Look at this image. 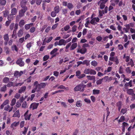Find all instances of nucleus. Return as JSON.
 <instances>
[{"mask_svg":"<svg viewBox=\"0 0 135 135\" xmlns=\"http://www.w3.org/2000/svg\"><path fill=\"white\" fill-rule=\"evenodd\" d=\"M47 83H41L40 84H38V82L37 81H35L33 84L34 86H35L37 89V91H38L42 88H44L46 85Z\"/></svg>","mask_w":135,"mask_h":135,"instance_id":"f257e3e1","label":"nucleus"},{"mask_svg":"<svg viewBox=\"0 0 135 135\" xmlns=\"http://www.w3.org/2000/svg\"><path fill=\"white\" fill-rule=\"evenodd\" d=\"M86 86V85H84L83 84H79L74 88V90L75 91H80L83 92L84 91Z\"/></svg>","mask_w":135,"mask_h":135,"instance_id":"f03ea898","label":"nucleus"},{"mask_svg":"<svg viewBox=\"0 0 135 135\" xmlns=\"http://www.w3.org/2000/svg\"><path fill=\"white\" fill-rule=\"evenodd\" d=\"M23 58L21 57L18 58L16 62V64L20 67L24 66L25 63L23 61Z\"/></svg>","mask_w":135,"mask_h":135,"instance_id":"7ed1b4c3","label":"nucleus"},{"mask_svg":"<svg viewBox=\"0 0 135 135\" xmlns=\"http://www.w3.org/2000/svg\"><path fill=\"white\" fill-rule=\"evenodd\" d=\"M100 19L98 17H94L90 21V23L93 25H95L96 24H97L96 22H99V21Z\"/></svg>","mask_w":135,"mask_h":135,"instance_id":"20e7f679","label":"nucleus"},{"mask_svg":"<svg viewBox=\"0 0 135 135\" xmlns=\"http://www.w3.org/2000/svg\"><path fill=\"white\" fill-rule=\"evenodd\" d=\"M108 7L107 6H106L104 8V10H102V11L100 10L99 11V16L102 17L103 16V14H104L105 13H107L108 12Z\"/></svg>","mask_w":135,"mask_h":135,"instance_id":"39448f33","label":"nucleus"},{"mask_svg":"<svg viewBox=\"0 0 135 135\" xmlns=\"http://www.w3.org/2000/svg\"><path fill=\"white\" fill-rule=\"evenodd\" d=\"M22 8L19 11V15L20 17H22L23 16L27 10V7Z\"/></svg>","mask_w":135,"mask_h":135,"instance_id":"423d86ee","label":"nucleus"},{"mask_svg":"<svg viewBox=\"0 0 135 135\" xmlns=\"http://www.w3.org/2000/svg\"><path fill=\"white\" fill-rule=\"evenodd\" d=\"M109 60L111 61L114 62L117 65H118L119 63V60L117 56L114 57H110Z\"/></svg>","mask_w":135,"mask_h":135,"instance_id":"0eeeda50","label":"nucleus"},{"mask_svg":"<svg viewBox=\"0 0 135 135\" xmlns=\"http://www.w3.org/2000/svg\"><path fill=\"white\" fill-rule=\"evenodd\" d=\"M3 38L4 41V44L5 45H7L9 40V35L8 34H6L3 36Z\"/></svg>","mask_w":135,"mask_h":135,"instance_id":"6e6552de","label":"nucleus"},{"mask_svg":"<svg viewBox=\"0 0 135 135\" xmlns=\"http://www.w3.org/2000/svg\"><path fill=\"white\" fill-rule=\"evenodd\" d=\"M27 3V1L26 0H22L20 2V6L21 8H25L27 7L26 6Z\"/></svg>","mask_w":135,"mask_h":135,"instance_id":"1a4fd4ad","label":"nucleus"},{"mask_svg":"<svg viewBox=\"0 0 135 135\" xmlns=\"http://www.w3.org/2000/svg\"><path fill=\"white\" fill-rule=\"evenodd\" d=\"M87 51V49L86 48L83 47L80 49H78L77 52H80L82 54H85Z\"/></svg>","mask_w":135,"mask_h":135,"instance_id":"9d476101","label":"nucleus"},{"mask_svg":"<svg viewBox=\"0 0 135 135\" xmlns=\"http://www.w3.org/2000/svg\"><path fill=\"white\" fill-rule=\"evenodd\" d=\"M38 103H33L31 104L30 106V108H32L33 110L36 109L37 108L38 105Z\"/></svg>","mask_w":135,"mask_h":135,"instance_id":"9b49d317","label":"nucleus"},{"mask_svg":"<svg viewBox=\"0 0 135 135\" xmlns=\"http://www.w3.org/2000/svg\"><path fill=\"white\" fill-rule=\"evenodd\" d=\"M128 124L127 123L124 122L122 123V131L123 132H125V127H127L128 126Z\"/></svg>","mask_w":135,"mask_h":135,"instance_id":"f8f14e48","label":"nucleus"},{"mask_svg":"<svg viewBox=\"0 0 135 135\" xmlns=\"http://www.w3.org/2000/svg\"><path fill=\"white\" fill-rule=\"evenodd\" d=\"M26 87L25 86H22L19 90L18 93H22L24 92L26 89Z\"/></svg>","mask_w":135,"mask_h":135,"instance_id":"ddd939ff","label":"nucleus"},{"mask_svg":"<svg viewBox=\"0 0 135 135\" xmlns=\"http://www.w3.org/2000/svg\"><path fill=\"white\" fill-rule=\"evenodd\" d=\"M20 116V114L19 110H17L14 113L13 115V117H17L19 118Z\"/></svg>","mask_w":135,"mask_h":135,"instance_id":"4468645a","label":"nucleus"},{"mask_svg":"<svg viewBox=\"0 0 135 135\" xmlns=\"http://www.w3.org/2000/svg\"><path fill=\"white\" fill-rule=\"evenodd\" d=\"M28 110H27L24 114V116L25 117V118H30L31 115V114H28Z\"/></svg>","mask_w":135,"mask_h":135,"instance_id":"2eb2a0df","label":"nucleus"},{"mask_svg":"<svg viewBox=\"0 0 135 135\" xmlns=\"http://www.w3.org/2000/svg\"><path fill=\"white\" fill-rule=\"evenodd\" d=\"M134 91L133 89H128L127 90V93L129 95H131L134 93Z\"/></svg>","mask_w":135,"mask_h":135,"instance_id":"dca6fc26","label":"nucleus"},{"mask_svg":"<svg viewBox=\"0 0 135 135\" xmlns=\"http://www.w3.org/2000/svg\"><path fill=\"white\" fill-rule=\"evenodd\" d=\"M109 77L108 76H106L104 78H103L100 79L98 80H97L96 81V83L97 85H99L101 84L103 80V79H105L106 78H108Z\"/></svg>","mask_w":135,"mask_h":135,"instance_id":"f3484780","label":"nucleus"},{"mask_svg":"<svg viewBox=\"0 0 135 135\" xmlns=\"http://www.w3.org/2000/svg\"><path fill=\"white\" fill-rule=\"evenodd\" d=\"M9 102V100L8 99H7L5 100L3 103L1 105V108L3 109L4 105H6L8 104Z\"/></svg>","mask_w":135,"mask_h":135,"instance_id":"a211bd4d","label":"nucleus"},{"mask_svg":"<svg viewBox=\"0 0 135 135\" xmlns=\"http://www.w3.org/2000/svg\"><path fill=\"white\" fill-rule=\"evenodd\" d=\"M77 46V44L75 43H73L71 45L70 48V50H72L74 49Z\"/></svg>","mask_w":135,"mask_h":135,"instance_id":"6ab92c4d","label":"nucleus"},{"mask_svg":"<svg viewBox=\"0 0 135 135\" xmlns=\"http://www.w3.org/2000/svg\"><path fill=\"white\" fill-rule=\"evenodd\" d=\"M2 12L3 14V16L4 17H6L7 16L9 13V11L8 10L3 11Z\"/></svg>","mask_w":135,"mask_h":135,"instance_id":"aec40b11","label":"nucleus"},{"mask_svg":"<svg viewBox=\"0 0 135 135\" xmlns=\"http://www.w3.org/2000/svg\"><path fill=\"white\" fill-rule=\"evenodd\" d=\"M25 24V20L23 19L21 20L19 23V26L21 27Z\"/></svg>","mask_w":135,"mask_h":135,"instance_id":"412c9836","label":"nucleus"},{"mask_svg":"<svg viewBox=\"0 0 135 135\" xmlns=\"http://www.w3.org/2000/svg\"><path fill=\"white\" fill-rule=\"evenodd\" d=\"M121 104L122 103L120 101H119L117 103L116 105L118 107V109L119 111H120L121 108Z\"/></svg>","mask_w":135,"mask_h":135,"instance_id":"4be33fe9","label":"nucleus"},{"mask_svg":"<svg viewBox=\"0 0 135 135\" xmlns=\"http://www.w3.org/2000/svg\"><path fill=\"white\" fill-rule=\"evenodd\" d=\"M132 80H130L128 83H126L125 84L124 86L126 87H128L129 86H130V87H131L132 86Z\"/></svg>","mask_w":135,"mask_h":135,"instance_id":"5701e85b","label":"nucleus"},{"mask_svg":"<svg viewBox=\"0 0 135 135\" xmlns=\"http://www.w3.org/2000/svg\"><path fill=\"white\" fill-rule=\"evenodd\" d=\"M11 49L12 51L15 50L16 52H17L18 51V48L16 45H13L11 46Z\"/></svg>","mask_w":135,"mask_h":135,"instance_id":"b1692460","label":"nucleus"},{"mask_svg":"<svg viewBox=\"0 0 135 135\" xmlns=\"http://www.w3.org/2000/svg\"><path fill=\"white\" fill-rule=\"evenodd\" d=\"M6 3V0H0V6H5Z\"/></svg>","mask_w":135,"mask_h":135,"instance_id":"393cba45","label":"nucleus"},{"mask_svg":"<svg viewBox=\"0 0 135 135\" xmlns=\"http://www.w3.org/2000/svg\"><path fill=\"white\" fill-rule=\"evenodd\" d=\"M54 11L58 13L60 11V7L59 6H56L54 8Z\"/></svg>","mask_w":135,"mask_h":135,"instance_id":"a878e982","label":"nucleus"},{"mask_svg":"<svg viewBox=\"0 0 135 135\" xmlns=\"http://www.w3.org/2000/svg\"><path fill=\"white\" fill-rule=\"evenodd\" d=\"M17 12V10L16 8H13L11 10V14L14 15H15L16 14Z\"/></svg>","mask_w":135,"mask_h":135,"instance_id":"bb28decb","label":"nucleus"},{"mask_svg":"<svg viewBox=\"0 0 135 135\" xmlns=\"http://www.w3.org/2000/svg\"><path fill=\"white\" fill-rule=\"evenodd\" d=\"M4 50L5 51L6 53V54H9L10 52V50L9 49V48L7 46H6L4 47Z\"/></svg>","mask_w":135,"mask_h":135,"instance_id":"cd10ccee","label":"nucleus"},{"mask_svg":"<svg viewBox=\"0 0 135 135\" xmlns=\"http://www.w3.org/2000/svg\"><path fill=\"white\" fill-rule=\"evenodd\" d=\"M65 43V40L63 39L60 40L59 41V45L61 46L62 45H65V44H64V43Z\"/></svg>","mask_w":135,"mask_h":135,"instance_id":"c85d7f7f","label":"nucleus"},{"mask_svg":"<svg viewBox=\"0 0 135 135\" xmlns=\"http://www.w3.org/2000/svg\"><path fill=\"white\" fill-rule=\"evenodd\" d=\"M23 31L22 30L20 29L17 33V35L19 37H21L23 34Z\"/></svg>","mask_w":135,"mask_h":135,"instance_id":"c756f323","label":"nucleus"},{"mask_svg":"<svg viewBox=\"0 0 135 135\" xmlns=\"http://www.w3.org/2000/svg\"><path fill=\"white\" fill-rule=\"evenodd\" d=\"M3 81L4 83H7L9 82V79L8 77H5L3 78Z\"/></svg>","mask_w":135,"mask_h":135,"instance_id":"7c9ffc66","label":"nucleus"},{"mask_svg":"<svg viewBox=\"0 0 135 135\" xmlns=\"http://www.w3.org/2000/svg\"><path fill=\"white\" fill-rule=\"evenodd\" d=\"M13 17L14 16L12 14H10L8 16L7 19L8 20L11 21L13 20Z\"/></svg>","mask_w":135,"mask_h":135,"instance_id":"2f4dec72","label":"nucleus"},{"mask_svg":"<svg viewBox=\"0 0 135 135\" xmlns=\"http://www.w3.org/2000/svg\"><path fill=\"white\" fill-rule=\"evenodd\" d=\"M100 93V90H97V89H94L93 90V94H99Z\"/></svg>","mask_w":135,"mask_h":135,"instance_id":"473e14b6","label":"nucleus"},{"mask_svg":"<svg viewBox=\"0 0 135 135\" xmlns=\"http://www.w3.org/2000/svg\"><path fill=\"white\" fill-rule=\"evenodd\" d=\"M105 3L101 2L99 5H100V8L101 9H102L104 8L105 6Z\"/></svg>","mask_w":135,"mask_h":135,"instance_id":"72a5a7b5","label":"nucleus"},{"mask_svg":"<svg viewBox=\"0 0 135 135\" xmlns=\"http://www.w3.org/2000/svg\"><path fill=\"white\" fill-rule=\"evenodd\" d=\"M83 65L85 64L87 66H88L90 65V61L87 60L83 61Z\"/></svg>","mask_w":135,"mask_h":135,"instance_id":"f704fd0d","label":"nucleus"},{"mask_svg":"<svg viewBox=\"0 0 135 135\" xmlns=\"http://www.w3.org/2000/svg\"><path fill=\"white\" fill-rule=\"evenodd\" d=\"M91 64L92 65L95 67L97 65L98 63L96 61L93 60L91 62Z\"/></svg>","mask_w":135,"mask_h":135,"instance_id":"c9c22d12","label":"nucleus"},{"mask_svg":"<svg viewBox=\"0 0 135 135\" xmlns=\"http://www.w3.org/2000/svg\"><path fill=\"white\" fill-rule=\"evenodd\" d=\"M19 124V122H14L11 125V128H13V126L16 127Z\"/></svg>","mask_w":135,"mask_h":135,"instance_id":"e433bc0d","label":"nucleus"},{"mask_svg":"<svg viewBox=\"0 0 135 135\" xmlns=\"http://www.w3.org/2000/svg\"><path fill=\"white\" fill-rule=\"evenodd\" d=\"M67 7L69 9H70L74 7L73 5L71 3H70L68 4Z\"/></svg>","mask_w":135,"mask_h":135,"instance_id":"4c0bfd02","label":"nucleus"},{"mask_svg":"<svg viewBox=\"0 0 135 135\" xmlns=\"http://www.w3.org/2000/svg\"><path fill=\"white\" fill-rule=\"evenodd\" d=\"M90 69L86 68L84 71V73L86 74H90Z\"/></svg>","mask_w":135,"mask_h":135,"instance_id":"58836bf2","label":"nucleus"},{"mask_svg":"<svg viewBox=\"0 0 135 135\" xmlns=\"http://www.w3.org/2000/svg\"><path fill=\"white\" fill-rule=\"evenodd\" d=\"M16 100L15 98H13L12 99L11 103L10 104L11 105L13 106L16 104Z\"/></svg>","mask_w":135,"mask_h":135,"instance_id":"ea45409f","label":"nucleus"},{"mask_svg":"<svg viewBox=\"0 0 135 135\" xmlns=\"http://www.w3.org/2000/svg\"><path fill=\"white\" fill-rule=\"evenodd\" d=\"M6 85H5L3 87L1 88L0 91H1L4 92L6 91Z\"/></svg>","mask_w":135,"mask_h":135,"instance_id":"a19ab883","label":"nucleus"},{"mask_svg":"<svg viewBox=\"0 0 135 135\" xmlns=\"http://www.w3.org/2000/svg\"><path fill=\"white\" fill-rule=\"evenodd\" d=\"M127 111V109L126 108L122 109L120 112L121 113H122L123 114H125Z\"/></svg>","mask_w":135,"mask_h":135,"instance_id":"79ce46f5","label":"nucleus"},{"mask_svg":"<svg viewBox=\"0 0 135 135\" xmlns=\"http://www.w3.org/2000/svg\"><path fill=\"white\" fill-rule=\"evenodd\" d=\"M90 73L89 74H90L95 75L96 74V72L95 71L92 69H90Z\"/></svg>","mask_w":135,"mask_h":135,"instance_id":"37998d69","label":"nucleus"},{"mask_svg":"<svg viewBox=\"0 0 135 135\" xmlns=\"http://www.w3.org/2000/svg\"><path fill=\"white\" fill-rule=\"evenodd\" d=\"M86 77L88 78V79L89 80H95V77L94 76H91L90 75L87 76Z\"/></svg>","mask_w":135,"mask_h":135,"instance_id":"c03bdc74","label":"nucleus"},{"mask_svg":"<svg viewBox=\"0 0 135 135\" xmlns=\"http://www.w3.org/2000/svg\"><path fill=\"white\" fill-rule=\"evenodd\" d=\"M36 30V28L35 27H33L31 28L30 30V32L31 33H33Z\"/></svg>","mask_w":135,"mask_h":135,"instance_id":"a18cd8bd","label":"nucleus"},{"mask_svg":"<svg viewBox=\"0 0 135 135\" xmlns=\"http://www.w3.org/2000/svg\"><path fill=\"white\" fill-rule=\"evenodd\" d=\"M78 27L77 26L74 25L72 27V30L71 31L73 32H75L77 28Z\"/></svg>","mask_w":135,"mask_h":135,"instance_id":"49530a36","label":"nucleus"},{"mask_svg":"<svg viewBox=\"0 0 135 135\" xmlns=\"http://www.w3.org/2000/svg\"><path fill=\"white\" fill-rule=\"evenodd\" d=\"M32 43L31 42H30L28 43H27L26 45L27 48L30 50L31 47L32 46Z\"/></svg>","mask_w":135,"mask_h":135,"instance_id":"de8ad7c7","label":"nucleus"},{"mask_svg":"<svg viewBox=\"0 0 135 135\" xmlns=\"http://www.w3.org/2000/svg\"><path fill=\"white\" fill-rule=\"evenodd\" d=\"M57 50L58 49L57 48H54L51 52L50 53V54L51 55H53L54 53L56 52Z\"/></svg>","mask_w":135,"mask_h":135,"instance_id":"09e8293b","label":"nucleus"},{"mask_svg":"<svg viewBox=\"0 0 135 135\" xmlns=\"http://www.w3.org/2000/svg\"><path fill=\"white\" fill-rule=\"evenodd\" d=\"M102 37L100 36H99L96 38V40L99 42H100L102 41Z\"/></svg>","mask_w":135,"mask_h":135,"instance_id":"8fccbe9b","label":"nucleus"},{"mask_svg":"<svg viewBox=\"0 0 135 135\" xmlns=\"http://www.w3.org/2000/svg\"><path fill=\"white\" fill-rule=\"evenodd\" d=\"M92 34L91 33V32H89L87 34L86 36V37L87 38L89 39L91 38L92 36Z\"/></svg>","mask_w":135,"mask_h":135,"instance_id":"3c124183","label":"nucleus"},{"mask_svg":"<svg viewBox=\"0 0 135 135\" xmlns=\"http://www.w3.org/2000/svg\"><path fill=\"white\" fill-rule=\"evenodd\" d=\"M21 103L20 101H18L16 103V107L18 108L21 105Z\"/></svg>","mask_w":135,"mask_h":135,"instance_id":"603ef678","label":"nucleus"},{"mask_svg":"<svg viewBox=\"0 0 135 135\" xmlns=\"http://www.w3.org/2000/svg\"><path fill=\"white\" fill-rule=\"evenodd\" d=\"M49 57V56L48 55H45L44 57L43 58V61H46V60H47Z\"/></svg>","mask_w":135,"mask_h":135,"instance_id":"864d4df0","label":"nucleus"},{"mask_svg":"<svg viewBox=\"0 0 135 135\" xmlns=\"http://www.w3.org/2000/svg\"><path fill=\"white\" fill-rule=\"evenodd\" d=\"M125 70L127 73L129 74H130L131 72V70L130 69V68L129 67H127L126 68Z\"/></svg>","mask_w":135,"mask_h":135,"instance_id":"5fc2aeb1","label":"nucleus"},{"mask_svg":"<svg viewBox=\"0 0 135 135\" xmlns=\"http://www.w3.org/2000/svg\"><path fill=\"white\" fill-rule=\"evenodd\" d=\"M57 13L54 11H52L51 13V15L52 17H54L56 16Z\"/></svg>","mask_w":135,"mask_h":135,"instance_id":"6e6d98bb","label":"nucleus"},{"mask_svg":"<svg viewBox=\"0 0 135 135\" xmlns=\"http://www.w3.org/2000/svg\"><path fill=\"white\" fill-rule=\"evenodd\" d=\"M108 1V0H100L98 3V5H99L101 2L106 3Z\"/></svg>","mask_w":135,"mask_h":135,"instance_id":"4d7b16f0","label":"nucleus"},{"mask_svg":"<svg viewBox=\"0 0 135 135\" xmlns=\"http://www.w3.org/2000/svg\"><path fill=\"white\" fill-rule=\"evenodd\" d=\"M70 28V27L69 25H67L65 26L64 27V29L65 31H68Z\"/></svg>","mask_w":135,"mask_h":135,"instance_id":"13d9d810","label":"nucleus"},{"mask_svg":"<svg viewBox=\"0 0 135 135\" xmlns=\"http://www.w3.org/2000/svg\"><path fill=\"white\" fill-rule=\"evenodd\" d=\"M119 73L120 74H122L123 73V68L122 66H120L119 68Z\"/></svg>","mask_w":135,"mask_h":135,"instance_id":"bf43d9fd","label":"nucleus"},{"mask_svg":"<svg viewBox=\"0 0 135 135\" xmlns=\"http://www.w3.org/2000/svg\"><path fill=\"white\" fill-rule=\"evenodd\" d=\"M30 27L28 24H26L25 25V29L26 30H28L30 29Z\"/></svg>","mask_w":135,"mask_h":135,"instance_id":"052dcab7","label":"nucleus"},{"mask_svg":"<svg viewBox=\"0 0 135 135\" xmlns=\"http://www.w3.org/2000/svg\"><path fill=\"white\" fill-rule=\"evenodd\" d=\"M82 105L80 103V101H78L76 103V106L78 107H80Z\"/></svg>","mask_w":135,"mask_h":135,"instance_id":"680f3d73","label":"nucleus"},{"mask_svg":"<svg viewBox=\"0 0 135 135\" xmlns=\"http://www.w3.org/2000/svg\"><path fill=\"white\" fill-rule=\"evenodd\" d=\"M42 0H36V4L37 5H40L41 2Z\"/></svg>","mask_w":135,"mask_h":135,"instance_id":"e2e57ef3","label":"nucleus"},{"mask_svg":"<svg viewBox=\"0 0 135 135\" xmlns=\"http://www.w3.org/2000/svg\"><path fill=\"white\" fill-rule=\"evenodd\" d=\"M129 63L130 64V65H131V67H133L134 66V62L132 59H130V61Z\"/></svg>","mask_w":135,"mask_h":135,"instance_id":"0e129e2a","label":"nucleus"},{"mask_svg":"<svg viewBox=\"0 0 135 135\" xmlns=\"http://www.w3.org/2000/svg\"><path fill=\"white\" fill-rule=\"evenodd\" d=\"M13 83L12 82H9L7 84V86L8 87H10L11 86H13Z\"/></svg>","mask_w":135,"mask_h":135,"instance_id":"69168bd1","label":"nucleus"},{"mask_svg":"<svg viewBox=\"0 0 135 135\" xmlns=\"http://www.w3.org/2000/svg\"><path fill=\"white\" fill-rule=\"evenodd\" d=\"M87 32V29L86 28H84L83 29L82 32V34L83 36H84L85 35Z\"/></svg>","mask_w":135,"mask_h":135,"instance_id":"338daca9","label":"nucleus"},{"mask_svg":"<svg viewBox=\"0 0 135 135\" xmlns=\"http://www.w3.org/2000/svg\"><path fill=\"white\" fill-rule=\"evenodd\" d=\"M8 45L9 46L11 45L13 43V40L12 39H10L9 40L8 42Z\"/></svg>","mask_w":135,"mask_h":135,"instance_id":"774afa93","label":"nucleus"}]
</instances>
